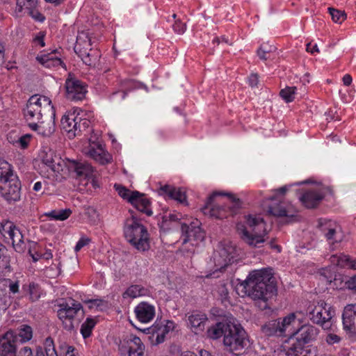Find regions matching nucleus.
Listing matches in <instances>:
<instances>
[{"label": "nucleus", "mask_w": 356, "mask_h": 356, "mask_svg": "<svg viewBox=\"0 0 356 356\" xmlns=\"http://www.w3.org/2000/svg\"><path fill=\"white\" fill-rule=\"evenodd\" d=\"M175 324L172 321H156L154 324L147 328V333L151 334L152 341L154 344H159L165 341V336L174 330Z\"/></svg>", "instance_id": "9d476101"}, {"label": "nucleus", "mask_w": 356, "mask_h": 356, "mask_svg": "<svg viewBox=\"0 0 356 356\" xmlns=\"http://www.w3.org/2000/svg\"><path fill=\"white\" fill-rule=\"evenodd\" d=\"M346 287L349 289L353 290L356 292V275L349 277L345 282Z\"/></svg>", "instance_id": "13d9d810"}, {"label": "nucleus", "mask_w": 356, "mask_h": 356, "mask_svg": "<svg viewBox=\"0 0 356 356\" xmlns=\"http://www.w3.org/2000/svg\"><path fill=\"white\" fill-rule=\"evenodd\" d=\"M131 216L126 219L123 228L124 236L127 242L134 245V213L129 210Z\"/></svg>", "instance_id": "c756f323"}, {"label": "nucleus", "mask_w": 356, "mask_h": 356, "mask_svg": "<svg viewBox=\"0 0 356 356\" xmlns=\"http://www.w3.org/2000/svg\"><path fill=\"white\" fill-rule=\"evenodd\" d=\"M37 245V243H35V242H29V254L31 256V257L33 258V260L34 261H38L40 258L42 257V254L38 253V252H35V254H33L32 252V249L35 248Z\"/></svg>", "instance_id": "5fc2aeb1"}, {"label": "nucleus", "mask_w": 356, "mask_h": 356, "mask_svg": "<svg viewBox=\"0 0 356 356\" xmlns=\"http://www.w3.org/2000/svg\"><path fill=\"white\" fill-rule=\"evenodd\" d=\"M90 122L89 120L79 118V132H82L83 131H85L90 126Z\"/></svg>", "instance_id": "4d7b16f0"}, {"label": "nucleus", "mask_w": 356, "mask_h": 356, "mask_svg": "<svg viewBox=\"0 0 356 356\" xmlns=\"http://www.w3.org/2000/svg\"><path fill=\"white\" fill-rule=\"evenodd\" d=\"M323 197L324 194L321 192L316 190H309L303 193L300 197V200L305 207L313 209L319 204Z\"/></svg>", "instance_id": "5701e85b"}, {"label": "nucleus", "mask_w": 356, "mask_h": 356, "mask_svg": "<svg viewBox=\"0 0 356 356\" xmlns=\"http://www.w3.org/2000/svg\"><path fill=\"white\" fill-rule=\"evenodd\" d=\"M42 351L44 354L49 356H58L55 349L54 341L51 337H47L44 342V347H42Z\"/></svg>", "instance_id": "ea45409f"}, {"label": "nucleus", "mask_w": 356, "mask_h": 356, "mask_svg": "<svg viewBox=\"0 0 356 356\" xmlns=\"http://www.w3.org/2000/svg\"><path fill=\"white\" fill-rule=\"evenodd\" d=\"M90 239L88 238H81L74 248L75 252H79L83 247L88 245L90 243Z\"/></svg>", "instance_id": "6e6d98bb"}, {"label": "nucleus", "mask_w": 356, "mask_h": 356, "mask_svg": "<svg viewBox=\"0 0 356 356\" xmlns=\"http://www.w3.org/2000/svg\"><path fill=\"white\" fill-rule=\"evenodd\" d=\"M207 321V317L204 314H192L188 318V325L194 332L202 331L204 328V324Z\"/></svg>", "instance_id": "cd10ccee"}, {"label": "nucleus", "mask_w": 356, "mask_h": 356, "mask_svg": "<svg viewBox=\"0 0 356 356\" xmlns=\"http://www.w3.org/2000/svg\"><path fill=\"white\" fill-rule=\"evenodd\" d=\"M18 342L21 341L24 343L31 339L33 337V330L31 326L27 325H22L18 328Z\"/></svg>", "instance_id": "f704fd0d"}, {"label": "nucleus", "mask_w": 356, "mask_h": 356, "mask_svg": "<svg viewBox=\"0 0 356 356\" xmlns=\"http://www.w3.org/2000/svg\"><path fill=\"white\" fill-rule=\"evenodd\" d=\"M268 212L274 216L289 218H294L296 213V211L291 205L286 206L283 203L270 207Z\"/></svg>", "instance_id": "a878e982"}, {"label": "nucleus", "mask_w": 356, "mask_h": 356, "mask_svg": "<svg viewBox=\"0 0 356 356\" xmlns=\"http://www.w3.org/2000/svg\"><path fill=\"white\" fill-rule=\"evenodd\" d=\"M9 288V291L13 293H16L19 291V284L17 282H11L9 286L7 285V288Z\"/></svg>", "instance_id": "338daca9"}, {"label": "nucleus", "mask_w": 356, "mask_h": 356, "mask_svg": "<svg viewBox=\"0 0 356 356\" xmlns=\"http://www.w3.org/2000/svg\"><path fill=\"white\" fill-rule=\"evenodd\" d=\"M172 28L174 31L177 33L183 34L186 31V25L179 19H177L175 21L172 25Z\"/></svg>", "instance_id": "603ef678"}, {"label": "nucleus", "mask_w": 356, "mask_h": 356, "mask_svg": "<svg viewBox=\"0 0 356 356\" xmlns=\"http://www.w3.org/2000/svg\"><path fill=\"white\" fill-rule=\"evenodd\" d=\"M134 336L124 338L119 344V351L120 355H131L133 349Z\"/></svg>", "instance_id": "c9c22d12"}, {"label": "nucleus", "mask_w": 356, "mask_h": 356, "mask_svg": "<svg viewBox=\"0 0 356 356\" xmlns=\"http://www.w3.org/2000/svg\"><path fill=\"white\" fill-rule=\"evenodd\" d=\"M98 55L87 53V56L83 58V62L88 66H95L97 60Z\"/></svg>", "instance_id": "8fccbe9b"}, {"label": "nucleus", "mask_w": 356, "mask_h": 356, "mask_svg": "<svg viewBox=\"0 0 356 356\" xmlns=\"http://www.w3.org/2000/svg\"><path fill=\"white\" fill-rule=\"evenodd\" d=\"M296 319V314L291 313L283 318L271 320L264 323L261 330L262 333L267 337L278 336L281 337L285 334L288 328Z\"/></svg>", "instance_id": "6e6552de"}, {"label": "nucleus", "mask_w": 356, "mask_h": 356, "mask_svg": "<svg viewBox=\"0 0 356 356\" xmlns=\"http://www.w3.org/2000/svg\"><path fill=\"white\" fill-rule=\"evenodd\" d=\"M320 333V330L310 324H305L299 327L293 333V337L307 344L316 341Z\"/></svg>", "instance_id": "a211bd4d"}, {"label": "nucleus", "mask_w": 356, "mask_h": 356, "mask_svg": "<svg viewBox=\"0 0 356 356\" xmlns=\"http://www.w3.org/2000/svg\"><path fill=\"white\" fill-rule=\"evenodd\" d=\"M2 229L6 232L13 241V245L15 250L18 252H24L26 247L23 240V236L15 225L11 222H7L5 225H2Z\"/></svg>", "instance_id": "aec40b11"}, {"label": "nucleus", "mask_w": 356, "mask_h": 356, "mask_svg": "<svg viewBox=\"0 0 356 356\" xmlns=\"http://www.w3.org/2000/svg\"><path fill=\"white\" fill-rule=\"evenodd\" d=\"M19 356H33V352L31 348L28 346H24L19 352Z\"/></svg>", "instance_id": "052dcab7"}, {"label": "nucleus", "mask_w": 356, "mask_h": 356, "mask_svg": "<svg viewBox=\"0 0 356 356\" xmlns=\"http://www.w3.org/2000/svg\"><path fill=\"white\" fill-rule=\"evenodd\" d=\"M10 257L8 255V250L5 245L0 243V273L5 270H10Z\"/></svg>", "instance_id": "2f4dec72"}, {"label": "nucleus", "mask_w": 356, "mask_h": 356, "mask_svg": "<svg viewBox=\"0 0 356 356\" xmlns=\"http://www.w3.org/2000/svg\"><path fill=\"white\" fill-rule=\"evenodd\" d=\"M36 59L40 63L48 68L58 66L63 63L62 60L53 56L52 53L38 56Z\"/></svg>", "instance_id": "7c9ffc66"}, {"label": "nucleus", "mask_w": 356, "mask_h": 356, "mask_svg": "<svg viewBox=\"0 0 356 356\" xmlns=\"http://www.w3.org/2000/svg\"><path fill=\"white\" fill-rule=\"evenodd\" d=\"M55 110L51 101L46 96L34 95L27 102L24 114L27 120L40 121L47 116L54 115Z\"/></svg>", "instance_id": "423d86ee"}, {"label": "nucleus", "mask_w": 356, "mask_h": 356, "mask_svg": "<svg viewBox=\"0 0 356 356\" xmlns=\"http://www.w3.org/2000/svg\"><path fill=\"white\" fill-rule=\"evenodd\" d=\"M87 302L90 303L89 307L90 309L96 307V308L99 310H104L108 306L107 302L106 301L102 300H89Z\"/></svg>", "instance_id": "09e8293b"}, {"label": "nucleus", "mask_w": 356, "mask_h": 356, "mask_svg": "<svg viewBox=\"0 0 356 356\" xmlns=\"http://www.w3.org/2000/svg\"><path fill=\"white\" fill-rule=\"evenodd\" d=\"M29 293L32 301H35L40 297L41 290L38 284L34 282L30 283L29 285Z\"/></svg>", "instance_id": "c03bdc74"}, {"label": "nucleus", "mask_w": 356, "mask_h": 356, "mask_svg": "<svg viewBox=\"0 0 356 356\" xmlns=\"http://www.w3.org/2000/svg\"><path fill=\"white\" fill-rule=\"evenodd\" d=\"M67 161H65L57 155L52 161H51V164H49L48 167H49L53 172L60 173L63 171L65 167L67 168Z\"/></svg>", "instance_id": "58836bf2"}, {"label": "nucleus", "mask_w": 356, "mask_h": 356, "mask_svg": "<svg viewBox=\"0 0 356 356\" xmlns=\"http://www.w3.org/2000/svg\"><path fill=\"white\" fill-rule=\"evenodd\" d=\"M296 87H286L280 92V96L286 102H291L295 99Z\"/></svg>", "instance_id": "a19ab883"}, {"label": "nucleus", "mask_w": 356, "mask_h": 356, "mask_svg": "<svg viewBox=\"0 0 356 356\" xmlns=\"http://www.w3.org/2000/svg\"><path fill=\"white\" fill-rule=\"evenodd\" d=\"M72 214V211L70 209L53 210L50 212L46 213L45 216L56 220H65L67 219Z\"/></svg>", "instance_id": "e433bc0d"}, {"label": "nucleus", "mask_w": 356, "mask_h": 356, "mask_svg": "<svg viewBox=\"0 0 356 356\" xmlns=\"http://www.w3.org/2000/svg\"><path fill=\"white\" fill-rule=\"evenodd\" d=\"M29 14L35 20L43 22L45 19L44 16L40 13L36 8L29 10Z\"/></svg>", "instance_id": "864d4df0"}, {"label": "nucleus", "mask_w": 356, "mask_h": 356, "mask_svg": "<svg viewBox=\"0 0 356 356\" xmlns=\"http://www.w3.org/2000/svg\"><path fill=\"white\" fill-rule=\"evenodd\" d=\"M54 115L47 116L38 121V123H29V127L44 137H49L55 131Z\"/></svg>", "instance_id": "6ab92c4d"}, {"label": "nucleus", "mask_w": 356, "mask_h": 356, "mask_svg": "<svg viewBox=\"0 0 356 356\" xmlns=\"http://www.w3.org/2000/svg\"><path fill=\"white\" fill-rule=\"evenodd\" d=\"M135 249L141 252L150 249V235L147 228L135 220Z\"/></svg>", "instance_id": "2eb2a0df"}, {"label": "nucleus", "mask_w": 356, "mask_h": 356, "mask_svg": "<svg viewBox=\"0 0 356 356\" xmlns=\"http://www.w3.org/2000/svg\"><path fill=\"white\" fill-rule=\"evenodd\" d=\"M89 142L90 145L87 149L86 154L91 159L101 165L111 163L113 159L111 154L106 151L100 143H95L92 138L89 139Z\"/></svg>", "instance_id": "4468645a"}, {"label": "nucleus", "mask_w": 356, "mask_h": 356, "mask_svg": "<svg viewBox=\"0 0 356 356\" xmlns=\"http://www.w3.org/2000/svg\"><path fill=\"white\" fill-rule=\"evenodd\" d=\"M122 297L124 299L130 298H134V286H129L125 292L122 294Z\"/></svg>", "instance_id": "e2e57ef3"}, {"label": "nucleus", "mask_w": 356, "mask_h": 356, "mask_svg": "<svg viewBox=\"0 0 356 356\" xmlns=\"http://www.w3.org/2000/svg\"><path fill=\"white\" fill-rule=\"evenodd\" d=\"M113 187L123 200H127L131 204H134V191L119 184H115Z\"/></svg>", "instance_id": "72a5a7b5"}, {"label": "nucleus", "mask_w": 356, "mask_h": 356, "mask_svg": "<svg viewBox=\"0 0 356 356\" xmlns=\"http://www.w3.org/2000/svg\"><path fill=\"white\" fill-rule=\"evenodd\" d=\"M73 114L70 115H64L61 119V127L67 133L69 138H73L75 137V131L72 130V123L70 122L72 120H74Z\"/></svg>", "instance_id": "4c0bfd02"}, {"label": "nucleus", "mask_w": 356, "mask_h": 356, "mask_svg": "<svg viewBox=\"0 0 356 356\" xmlns=\"http://www.w3.org/2000/svg\"><path fill=\"white\" fill-rule=\"evenodd\" d=\"M97 321L95 318H87L81 326V334L84 339L88 338Z\"/></svg>", "instance_id": "473e14b6"}, {"label": "nucleus", "mask_w": 356, "mask_h": 356, "mask_svg": "<svg viewBox=\"0 0 356 356\" xmlns=\"http://www.w3.org/2000/svg\"><path fill=\"white\" fill-rule=\"evenodd\" d=\"M149 290L139 284H135V298L141 296H149Z\"/></svg>", "instance_id": "3c124183"}, {"label": "nucleus", "mask_w": 356, "mask_h": 356, "mask_svg": "<svg viewBox=\"0 0 356 356\" xmlns=\"http://www.w3.org/2000/svg\"><path fill=\"white\" fill-rule=\"evenodd\" d=\"M336 264L338 266L347 265L351 268L356 269L355 263L351 261L350 259L346 255H343V257L338 258Z\"/></svg>", "instance_id": "de8ad7c7"}, {"label": "nucleus", "mask_w": 356, "mask_h": 356, "mask_svg": "<svg viewBox=\"0 0 356 356\" xmlns=\"http://www.w3.org/2000/svg\"><path fill=\"white\" fill-rule=\"evenodd\" d=\"M307 310L309 318L324 329L330 326V323L335 314L334 309L323 300L313 302L309 305Z\"/></svg>", "instance_id": "0eeeda50"}, {"label": "nucleus", "mask_w": 356, "mask_h": 356, "mask_svg": "<svg viewBox=\"0 0 356 356\" xmlns=\"http://www.w3.org/2000/svg\"><path fill=\"white\" fill-rule=\"evenodd\" d=\"M207 334L213 340L222 337L224 350L236 355L243 354L249 346L245 330L232 316H226L212 325Z\"/></svg>", "instance_id": "f257e3e1"}, {"label": "nucleus", "mask_w": 356, "mask_h": 356, "mask_svg": "<svg viewBox=\"0 0 356 356\" xmlns=\"http://www.w3.org/2000/svg\"><path fill=\"white\" fill-rule=\"evenodd\" d=\"M276 49L275 47L272 45H268L266 44H261L257 50V56L260 59L266 60L268 57L267 54L274 51Z\"/></svg>", "instance_id": "79ce46f5"}, {"label": "nucleus", "mask_w": 356, "mask_h": 356, "mask_svg": "<svg viewBox=\"0 0 356 356\" xmlns=\"http://www.w3.org/2000/svg\"><path fill=\"white\" fill-rule=\"evenodd\" d=\"M0 193L9 203L20 200L21 183L18 177L10 169L8 163L0 160Z\"/></svg>", "instance_id": "39448f33"}, {"label": "nucleus", "mask_w": 356, "mask_h": 356, "mask_svg": "<svg viewBox=\"0 0 356 356\" xmlns=\"http://www.w3.org/2000/svg\"><path fill=\"white\" fill-rule=\"evenodd\" d=\"M12 304V298L7 290L6 281H0V309H7Z\"/></svg>", "instance_id": "c85d7f7f"}, {"label": "nucleus", "mask_w": 356, "mask_h": 356, "mask_svg": "<svg viewBox=\"0 0 356 356\" xmlns=\"http://www.w3.org/2000/svg\"><path fill=\"white\" fill-rule=\"evenodd\" d=\"M307 51L314 54L315 52H319V49L316 44H312V42H309L307 44Z\"/></svg>", "instance_id": "680f3d73"}, {"label": "nucleus", "mask_w": 356, "mask_h": 356, "mask_svg": "<svg viewBox=\"0 0 356 356\" xmlns=\"http://www.w3.org/2000/svg\"><path fill=\"white\" fill-rule=\"evenodd\" d=\"M258 81V76L256 74H252L249 77V83L252 87L257 86Z\"/></svg>", "instance_id": "69168bd1"}, {"label": "nucleus", "mask_w": 356, "mask_h": 356, "mask_svg": "<svg viewBox=\"0 0 356 356\" xmlns=\"http://www.w3.org/2000/svg\"><path fill=\"white\" fill-rule=\"evenodd\" d=\"M285 351L286 356H316L317 354L316 347L305 346V343L295 338Z\"/></svg>", "instance_id": "dca6fc26"}, {"label": "nucleus", "mask_w": 356, "mask_h": 356, "mask_svg": "<svg viewBox=\"0 0 356 356\" xmlns=\"http://www.w3.org/2000/svg\"><path fill=\"white\" fill-rule=\"evenodd\" d=\"M329 13L335 23L341 24L346 19V13L333 8H329Z\"/></svg>", "instance_id": "37998d69"}, {"label": "nucleus", "mask_w": 356, "mask_h": 356, "mask_svg": "<svg viewBox=\"0 0 356 356\" xmlns=\"http://www.w3.org/2000/svg\"><path fill=\"white\" fill-rule=\"evenodd\" d=\"M70 122L73 124L72 127V130H74V131H75V136L79 135L80 133V132H79V127H78L79 118L74 117V120H72Z\"/></svg>", "instance_id": "0e129e2a"}, {"label": "nucleus", "mask_w": 356, "mask_h": 356, "mask_svg": "<svg viewBox=\"0 0 356 356\" xmlns=\"http://www.w3.org/2000/svg\"><path fill=\"white\" fill-rule=\"evenodd\" d=\"M343 328L356 337V304L348 305L342 314Z\"/></svg>", "instance_id": "412c9836"}, {"label": "nucleus", "mask_w": 356, "mask_h": 356, "mask_svg": "<svg viewBox=\"0 0 356 356\" xmlns=\"http://www.w3.org/2000/svg\"><path fill=\"white\" fill-rule=\"evenodd\" d=\"M18 336L9 330L0 337V355L17 356Z\"/></svg>", "instance_id": "ddd939ff"}, {"label": "nucleus", "mask_w": 356, "mask_h": 356, "mask_svg": "<svg viewBox=\"0 0 356 356\" xmlns=\"http://www.w3.org/2000/svg\"><path fill=\"white\" fill-rule=\"evenodd\" d=\"M56 156L57 155L52 149H49L47 151H43L41 154L42 161L44 165L48 166Z\"/></svg>", "instance_id": "49530a36"}, {"label": "nucleus", "mask_w": 356, "mask_h": 356, "mask_svg": "<svg viewBox=\"0 0 356 356\" xmlns=\"http://www.w3.org/2000/svg\"><path fill=\"white\" fill-rule=\"evenodd\" d=\"M340 339H341L338 335L334 334H329L326 337L325 341L328 344L332 345L339 343L340 341Z\"/></svg>", "instance_id": "bf43d9fd"}, {"label": "nucleus", "mask_w": 356, "mask_h": 356, "mask_svg": "<svg viewBox=\"0 0 356 356\" xmlns=\"http://www.w3.org/2000/svg\"><path fill=\"white\" fill-rule=\"evenodd\" d=\"M65 96L71 101H79L85 98L87 92V85L75 76L69 74L65 81Z\"/></svg>", "instance_id": "1a4fd4ad"}, {"label": "nucleus", "mask_w": 356, "mask_h": 356, "mask_svg": "<svg viewBox=\"0 0 356 356\" xmlns=\"http://www.w3.org/2000/svg\"><path fill=\"white\" fill-rule=\"evenodd\" d=\"M31 136L30 134H25L21 137H19L16 141L9 140L10 143H13V144H18L22 148L25 149L28 147L29 143L30 142ZM11 138V136L8 135V139L10 140Z\"/></svg>", "instance_id": "a18cd8bd"}, {"label": "nucleus", "mask_w": 356, "mask_h": 356, "mask_svg": "<svg viewBox=\"0 0 356 356\" xmlns=\"http://www.w3.org/2000/svg\"><path fill=\"white\" fill-rule=\"evenodd\" d=\"M135 314L140 322L148 323L153 319L155 310L153 305L146 302H141L135 308Z\"/></svg>", "instance_id": "4be33fe9"}, {"label": "nucleus", "mask_w": 356, "mask_h": 356, "mask_svg": "<svg viewBox=\"0 0 356 356\" xmlns=\"http://www.w3.org/2000/svg\"><path fill=\"white\" fill-rule=\"evenodd\" d=\"M67 168L70 172L75 173L77 178H90L94 177L93 168L90 164L85 161H76L75 160H67Z\"/></svg>", "instance_id": "f3484780"}, {"label": "nucleus", "mask_w": 356, "mask_h": 356, "mask_svg": "<svg viewBox=\"0 0 356 356\" xmlns=\"http://www.w3.org/2000/svg\"><path fill=\"white\" fill-rule=\"evenodd\" d=\"M72 305L67 303L61 304L58 311V317L63 321L64 328L66 330L71 331L74 329L72 319L74 318L77 312L82 309V306L79 302L72 300Z\"/></svg>", "instance_id": "9b49d317"}, {"label": "nucleus", "mask_w": 356, "mask_h": 356, "mask_svg": "<svg viewBox=\"0 0 356 356\" xmlns=\"http://www.w3.org/2000/svg\"><path fill=\"white\" fill-rule=\"evenodd\" d=\"M324 221V223L320 222L319 225L322 232H324L326 238L329 241L332 240L334 242L341 241V238H337L339 227L331 220H325Z\"/></svg>", "instance_id": "bb28decb"}, {"label": "nucleus", "mask_w": 356, "mask_h": 356, "mask_svg": "<svg viewBox=\"0 0 356 356\" xmlns=\"http://www.w3.org/2000/svg\"><path fill=\"white\" fill-rule=\"evenodd\" d=\"M241 207V201L234 195L213 192L201 210L205 216L222 219L227 217L229 212L235 213Z\"/></svg>", "instance_id": "7ed1b4c3"}, {"label": "nucleus", "mask_w": 356, "mask_h": 356, "mask_svg": "<svg viewBox=\"0 0 356 356\" xmlns=\"http://www.w3.org/2000/svg\"><path fill=\"white\" fill-rule=\"evenodd\" d=\"M245 223L236 224V232L241 241L251 248H259L266 240L268 234L263 218L248 215Z\"/></svg>", "instance_id": "20e7f679"}, {"label": "nucleus", "mask_w": 356, "mask_h": 356, "mask_svg": "<svg viewBox=\"0 0 356 356\" xmlns=\"http://www.w3.org/2000/svg\"><path fill=\"white\" fill-rule=\"evenodd\" d=\"M181 229L184 244L190 241H202L204 238V232L201 229L200 223L197 220L191 222L189 225L186 223L181 224Z\"/></svg>", "instance_id": "f8f14e48"}, {"label": "nucleus", "mask_w": 356, "mask_h": 356, "mask_svg": "<svg viewBox=\"0 0 356 356\" xmlns=\"http://www.w3.org/2000/svg\"><path fill=\"white\" fill-rule=\"evenodd\" d=\"M151 202L147 197L146 194L140 193L135 190V209L139 211L151 216L153 212L151 209Z\"/></svg>", "instance_id": "393cba45"}, {"label": "nucleus", "mask_w": 356, "mask_h": 356, "mask_svg": "<svg viewBox=\"0 0 356 356\" xmlns=\"http://www.w3.org/2000/svg\"><path fill=\"white\" fill-rule=\"evenodd\" d=\"M159 193L161 195L166 194L170 199L175 200L179 203L184 204L186 201V192L181 188H176L166 184L161 186Z\"/></svg>", "instance_id": "b1692460"}, {"label": "nucleus", "mask_w": 356, "mask_h": 356, "mask_svg": "<svg viewBox=\"0 0 356 356\" xmlns=\"http://www.w3.org/2000/svg\"><path fill=\"white\" fill-rule=\"evenodd\" d=\"M65 356H76V349L73 346H68Z\"/></svg>", "instance_id": "774afa93"}, {"label": "nucleus", "mask_w": 356, "mask_h": 356, "mask_svg": "<svg viewBox=\"0 0 356 356\" xmlns=\"http://www.w3.org/2000/svg\"><path fill=\"white\" fill-rule=\"evenodd\" d=\"M241 286L245 293L255 302L261 310L268 308V300L277 292L271 269L262 268L250 272Z\"/></svg>", "instance_id": "f03ea898"}]
</instances>
